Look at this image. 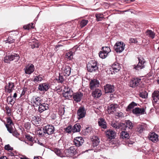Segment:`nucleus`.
I'll return each instance as SVG.
<instances>
[{"instance_id":"32","label":"nucleus","mask_w":159,"mask_h":159,"mask_svg":"<svg viewBox=\"0 0 159 159\" xmlns=\"http://www.w3.org/2000/svg\"><path fill=\"white\" fill-rule=\"evenodd\" d=\"M41 120V119L38 116H35L32 117V121L36 125L39 124Z\"/></svg>"},{"instance_id":"62","label":"nucleus","mask_w":159,"mask_h":159,"mask_svg":"<svg viewBox=\"0 0 159 159\" xmlns=\"http://www.w3.org/2000/svg\"><path fill=\"white\" fill-rule=\"evenodd\" d=\"M13 134L14 136H17L19 135V134L17 132H14Z\"/></svg>"},{"instance_id":"53","label":"nucleus","mask_w":159,"mask_h":159,"mask_svg":"<svg viewBox=\"0 0 159 159\" xmlns=\"http://www.w3.org/2000/svg\"><path fill=\"white\" fill-rule=\"evenodd\" d=\"M138 43V41H137V40L136 39H134L133 38H131L129 39V43Z\"/></svg>"},{"instance_id":"33","label":"nucleus","mask_w":159,"mask_h":159,"mask_svg":"<svg viewBox=\"0 0 159 159\" xmlns=\"http://www.w3.org/2000/svg\"><path fill=\"white\" fill-rule=\"evenodd\" d=\"M145 125L144 124H139L137 128V131L139 133H142L144 130Z\"/></svg>"},{"instance_id":"38","label":"nucleus","mask_w":159,"mask_h":159,"mask_svg":"<svg viewBox=\"0 0 159 159\" xmlns=\"http://www.w3.org/2000/svg\"><path fill=\"white\" fill-rule=\"evenodd\" d=\"M118 129L123 130H126L127 129L125 123H120L119 124Z\"/></svg>"},{"instance_id":"60","label":"nucleus","mask_w":159,"mask_h":159,"mask_svg":"<svg viewBox=\"0 0 159 159\" xmlns=\"http://www.w3.org/2000/svg\"><path fill=\"white\" fill-rule=\"evenodd\" d=\"M118 68H120V66H119V64L116 63V64H114L111 68H118Z\"/></svg>"},{"instance_id":"2","label":"nucleus","mask_w":159,"mask_h":159,"mask_svg":"<svg viewBox=\"0 0 159 159\" xmlns=\"http://www.w3.org/2000/svg\"><path fill=\"white\" fill-rule=\"evenodd\" d=\"M55 128L54 126L52 125L48 124L47 125L43 126V133L39 132L40 135L43 136L44 134H47L48 135H51L54 134Z\"/></svg>"},{"instance_id":"49","label":"nucleus","mask_w":159,"mask_h":159,"mask_svg":"<svg viewBox=\"0 0 159 159\" xmlns=\"http://www.w3.org/2000/svg\"><path fill=\"white\" fill-rule=\"evenodd\" d=\"M66 133H71L72 131V129L71 126H68L67 127L64 129Z\"/></svg>"},{"instance_id":"47","label":"nucleus","mask_w":159,"mask_h":159,"mask_svg":"<svg viewBox=\"0 0 159 159\" xmlns=\"http://www.w3.org/2000/svg\"><path fill=\"white\" fill-rule=\"evenodd\" d=\"M33 23H31V25L30 24H29L26 25H24L23 26V28L25 30H29L30 28H34V27L33 26Z\"/></svg>"},{"instance_id":"18","label":"nucleus","mask_w":159,"mask_h":159,"mask_svg":"<svg viewBox=\"0 0 159 159\" xmlns=\"http://www.w3.org/2000/svg\"><path fill=\"white\" fill-rule=\"evenodd\" d=\"M38 111L40 113H41L44 111L47 110L49 108V105L45 103H42L39 106Z\"/></svg>"},{"instance_id":"30","label":"nucleus","mask_w":159,"mask_h":159,"mask_svg":"<svg viewBox=\"0 0 159 159\" xmlns=\"http://www.w3.org/2000/svg\"><path fill=\"white\" fill-rule=\"evenodd\" d=\"M80 128L81 126L80 124L77 123L75 124L72 128L73 132L75 133L79 132L80 130Z\"/></svg>"},{"instance_id":"46","label":"nucleus","mask_w":159,"mask_h":159,"mask_svg":"<svg viewBox=\"0 0 159 159\" xmlns=\"http://www.w3.org/2000/svg\"><path fill=\"white\" fill-rule=\"evenodd\" d=\"M56 79L58 82L61 83H62L64 80L63 76L61 75L60 73L59 74L58 78H57Z\"/></svg>"},{"instance_id":"52","label":"nucleus","mask_w":159,"mask_h":159,"mask_svg":"<svg viewBox=\"0 0 159 159\" xmlns=\"http://www.w3.org/2000/svg\"><path fill=\"white\" fill-rule=\"evenodd\" d=\"M4 148L7 151L12 150H13V148L11 147L9 144L5 145L4 147Z\"/></svg>"},{"instance_id":"6","label":"nucleus","mask_w":159,"mask_h":159,"mask_svg":"<svg viewBox=\"0 0 159 159\" xmlns=\"http://www.w3.org/2000/svg\"><path fill=\"white\" fill-rule=\"evenodd\" d=\"M86 114V110L84 107H80L78 109L77 115L79 120L84 117Z\"/></svg>"},{"instance_id":"21","label":"nucleus","mask_w":159,"mask_h":159,"mask_svg":"<svg viewBox=\"0 0 159 159\" xmlns=\"http://www.w3.org/2000/svg\"><path fill=\"white\" fill-rule=\"evenodd\" d=\"M153 102L159 103V91H155L152 94Z\"/></svg>"},{"instance_id":"13","label":"nucleus","mask_w":159,"mask_h":159,"mask_svg":"<svg viewBox=\"0 0 159 159\" xmlns=\"http://www.w3.org/2000/svg\"><path fill=\"white\" fill-rule=\"evenodd\" d=\"M73 142L74 144L77 147H79L82 145L84 142V140L82 137H78L74 139Z\"/></svg>"},{"instance_id":"26","label":"nucleus","mask_w":159,"mask_h":159,"mask_svg":"<svg viewBox=\"0 0 159 159\" xmlns=\"http://www.w3.org/2000/svg\"><path fill=\"white\" fill-rule=\"evenodd\" d=\"M117 107V105L116 104H112L110 105L108 108V112L109 114H112L114 111H116V109Z\"/></svg>"},{"instance_id":"59","label":"nucleus","mask_w":159,"mask_h":159,"mask_svg":"<svg viewBox=\"0 0 159 159\" xmlns=\"http://www.w3.org/2000/svg\"><path fill=\"white\" fill-rule=\"evenodd\" d=\"M116 116L119 117H123L124 116L123 113L121 112H117L116 114Z\"/></svg>"},{"instance_id":"35","label":"nucleus","mask_w":159,"mask_h":159,"mask_svg":"<svg viewBox=\"0 0 159 159\" xmlns=\"http://www.w3.org/2000/svg\"><path fill=\"white\" fill-rule=\"evenodd\" d=\"M42 75H39L35 76L33 80V81L35 83H39L41 82L43 79L42 77Z\"/></svg>"},{"instance_id":"36","label":"nucleus","mask_w":159,"mask_h":159,"mask_svg":"<svg viewBox=\"0 0 159 159\" xmlns=\"http://www.w3.org/2000/svg\"><path fill=\"white\" fill-rule=\"evenodd\" d=\"M103 15L102 13H98L95 15V16L96 18V20L98 21H101L104 19L105 18L103 16H102Z\"/></svg>"},{"instance_id":"63","label":"nucleus","mask_w":159,"mask_h":159,"mask_svg":"<svg viewBox=\"0 0 159 159\" xmlns=\"http://www.w3.org/2000/svg\"><path fill=\"white\" fill-rule=\"evenodd\" d=\"M38 41H36L35 42V48H39V45L38 44Z\"/></svg>"},{"instance_id":"44","label":"nucleus","mask_w":159,"mask_h":159,"mask_svg":"<svg viewBox=\"0 0 159 159\" xmlns=\"http://www.w3.org/2000/svg\"><path fill=\"white\" fill-rule=\"evenodd\" d=\"M25 138L27 139L28 140L32 142H33L34 140V139L33 137L27 134H25Z\"/></svg>"},{"instance_id":"12","label":"nucleus","mask_w":159,"mask_h":159,"mask_svg":"<svg viewBox=\"0 0 159 159\" xmlns=\"http://www.w3.org/2000/svg\"><path fill=\"white\" fill-rule=\"evenodd\" d=\"M71 67L68 65H63L61 70L64 72V75L66 76H69L71 72Z\"/></svg>"},{"instance_id":"40","label":"nucleus","mask_w":159,"mask_h":159,"mask_svg":"<svg viewBox=\"0 0 159 159\" xmlns=\"http://www.w3.org/2000/svg\"><path fill=\"white\" fill-rule=\"evenodd\" d=\"M88 22V21L87 20H82L80 23V26L81 28H82L86 26Z\"/></svg>"},{"instance_id":"58","label":"nucleus","mask_w":159,"mask_h":159,"mask_svg":"<svg viewBox=\"0 0 159 159\" xmlns=\"http://www.w3.org/2000/svg\"><path fill=\"white\" fill-rule=\"evenodd\" d=\"M7 100H9V102L10 103V104H11L12 106L14 104L15 102V101H14V102L12 104L11 103V102L13 101V98L11 96H10V97L9 96L8 97Z\"/></svg>"},{"instance_id":"45","label":"nucleus","mask_w":159,"mask_h":159,"mask_svg":"<svg viewBox=\"0 0 159 159\" xmlns=\"http://www.w3.org/2000/svg\"><path fill=\"white\" fill-rule=\"evenodd\" d=\"M7 124H5L6 125H7V126H12L13 124L12 122V121L11 120V118L10 117H9L7 118Z\"/></svg>"},{"instance_id":"22","label":"nucleus","mask_w":159,"mask_h":159,"mask_svg":"<svg viewBox=\"0 0 159 159\" xmlns=\"http://www.w3.org/2000/svg\"><path fill=\"white\" fill-rule=\"evenodd\" d=\"M107 137L109 139H112L115 138V132L112 130L109 129L105 132Z\"/></svg>"},{"instance_id":"19","label":"nucleus","mask_w":159,"mask_h":159,"mask_svg":"<svg viewBox=\"0 0 159 159\" xmlns=\"http://www.w3.org/2000/svg\"><path fill=\"white\" fill-rule=\"evenodd\" d=\"M158 135L154 132L151 133L148 136L150 140L154 143H156L158 141Z\"/></svg>"},{"instance_id":"10","label":"nucleus","mask_w":159,"mask_h":159,"mask_svg":"<svg viewBox=\"0 0 159 159\" xmlns=\"http://www.w3.org/2000/svg\"><path fill=\"white\" fill-rule=\"evenodd\" d=\"M67 90H64V93H62L63 97L67 99H70L72 98L73 93V91L69 88H67Z\"/></svg>"},{"instance_id":"37","label":"nucleus","mask_w":159,"mask_h":159,"mask_svg":"<svg viewBox=\"0 0 159 159\" xmlns=\"http://www.w3.org/2000/svg\"><path fill=\"white\" fill-rule=\"evenodd\" d=\"M146 34L152 39L154 38L155 34L151 30H148L146 33Z\"/></svg>"},{"instance_id":"24","label":"nucleus","mask_w":159,"mask_h":159,"mask_svg":"<svg viewBox=\"0 0 159 159\" xmlns=\"http://www.w3.org/2000/svg\"><path fill=\"white\" fill-rule=\"evenodd\" d=\"M14 87V83L9 82L8 83V85L5 86V88L6 90H7V92L10 93L12 91Z\"/></svg>"},{"instance_id":"39","label":"nucleus","mask_w":159,"mask_h":159,"mask_svg":"<svg viewBox=\"0 0 159 159\" xmlns=\"http://www.w3.org/2000/svg\"><path fill=\"white\" fill-rule=\"evenodd\" d=\"M107 53L103 52L102 50L99 53V57L102 59L105 58L107 57Z\"/></svg>"},{"instance_id":"56","label":"nucleus","mask_w":159,"mask_h":159,"mask_svg":"<svg viewBox=\"0 0 159 159\" xmlns=\"http://www.w3.org/2000/svg\"><path fill=\"white\" fill-rule=\"evenodd\" d=\"M6 126L7 128V130L8 131V132L10 133H12V126H7V125H6Z\"/></svg>"},{"instance_id":"17","label":"nucleus","mask_w":159,"mask_h":159,"mask_svg":"<svg viewBox=\"0 0 159 159\" xmlns=\"http://www.w3.org/2000/svg\"><path fill=\"white\" fill-rule=\"evenodd\" d=\"M38 89L40 91L46 92L49 89V84L46 83L40 84H39Z\"/></svg>"},{"instance_id":"54","label":"nucleus","mask_w":159,"mask_h":159,"mask_svg":"<svg viewBox=\"0 0 159 159\" xmlns=\"http://www.w3.org/2000/svg\"><path fill=\"white\" fill-rule=\"evenodd\" d=\"M91 131V129L90 127H88L86 128L85 130V134H87L88 133L90 132Z\"/></svg>"},{"instance_id":"42","label":"nucleus","mask_w":159,"mask_h":159,"mask_svg":"<svg viewBox=\"0 0 159 159\" xmlns=\"http://www.w3.org/2000/svg\"><path fill=\"white\" fill-rule=\"evenodd\" d=\"M15 39L12 38L11 36L8 37L7 40L5 41L6 43H8L9 44H11L14 43L15 42Z\"/></svg>"},{"instance_id":"64","label":"nucleus","mask_w":159,"mask_h":159,"mask_svg":"<svg viewBox=\"0 0 159 159\" xmlns=\"http://www.w3.org/2000/svg\"><path fill=\"white\" fill-rule=\"evenodd\" d=\"M0 159H8V158L6 156H2L0 157Z\"/></svg>"},{"instance_id":"51","label":"nucleus","mask_w":159,"mask_h":159,"mask_svg":"<svg viewBox=\"0 0 159 159\" xmlns=\"http://www.w3.org/2000/svg\"><path fill=\"white\" fill-rule=\"evenodd\" d=\"M24 127L27 130H29L30 128V122H26L25 123Z\"/></svg>"},{"instance_id":"34","label":"nucleus","mask_w":159,"mask_h":159,"mask_svg":"<svg viewBox=\"0 0 159 159\" xmlns=\"http://www.w3.org/2000/svg\"><path fill=\"white\" fill-rule=\"evenodd\" d=\"M137 104L134 102H132L127 107L126 110L127 111H130L131 109L133 108L135 106H137Z\"/></svg>"},{"instance_id":"7","label":"nucleus","mask_w":159,"mask_h":159,"mask_svg":"<svg viewBox=\"0 0 159 159\" xmlns=\"http://www.w3.org/2000/svg\"><path fill=\"white\" fill-rule=\"evenodd\" d=\"M25 73L26 74L30 75L32 73L34 70V65L31 64H29L25 66L24 69Z\"/></svg>"},{"instance_id":"41","label":"nucleus","mask_w":159,"mask_h":159,"mask_svg":"<svg viewBox=\"0 0 159 159\" xmlns=\"http://www.w3.org/2000/svg\"><path fill=\"white\" fill-rule=\"evenodd\" d=\"M120 68H110V71H111V74H115L116 73L118 72L120 70Z\"/></svg>"},{"instance_id":"61","label":"nucleus","mask_w":159,"mask_h":159,"mask_svg":"<svg viewBox=\"0 0 159 159\" xmlns=\"http://www.w3.org/2000/svg\"><path fill=\"white\" fill-rule=\"evenodd\" d=\"M31 48H35V42L34 43H31V44H30Z\"/></svg>"},{"instance_id":"23","label":"nucleus","mask_w":159,"mask_h":159,"mask_svg":"<svg viewBox=\"0 0 159 159\" xmlns=\"http://www.w3.org/2000/svg\"><path fill=\"white\" fill-rule=\"evenodd\" d=\"M102 94L101 91L98 89H95V90L92 93L93 96L96 98H98L100 97Z\"/></svg>"},{"instance_id":"57","label":"nucleus","mask_w":159,"mask_h":159,"mask_svg":"<svg viewBox=\"0 0 159 159\" xmlns=\"http://www.w3.org/2000/svg\"><path fill=\"white\" fill-rule=\"evenodd\" d=\"M6 110L7 111V113L8 115H10L11 114V110L10 109V108L8 106H6Z\"/></svg>"},{"instance_id":"5","label":"nucleus","mask_w":159,"mask_h":159,"mask_svg":"<svg viewBox=\"0 0 159 159\" xmlns=\"http://www.w3.org/2000/svg\"><path fill=\"white\" fill-rule=\"evenodd\" d=\"M125 44L123 42L116 43L114 46L115 51L117 52H121L124 50Z\"/></svg>"},{"instance_id":"31","label":"nucleus","mask_w":159,"mask_h":159,"mask_svg":"<svg viewBox=\"0 0 159 159\" xmlns=\"http://www.w3.org/2000/svg\"><path fill=\"white\" fill-rule=\"evenodd\" d=\"M99 142V138L97 137H95L93 141L92 146L94 148L98 145Z\"/></svg>"},{"instance_id":"29","label":"nucleus","mask_w":159,"mask_h":159,"mask_svg":"<svg viewBox=\"0 0 159 159\" xmlns=\"http://www.w3.org/2000/svg\"><path fill=\"white\" fill-rule=\"evenodd\" d=\"M98 125L102 128L105 129L107 128L106 122L103 118H101L98 121Z\"/></svg>"},{"instance_id":"4","label":"nucleus","mask_w":159,"mask_h":159,"mask_svg":"<svg viewBox=\"0 0 159 159\" xmlns=\"http://www.w3.org/2000/svg\"><path fill=\"white\" fill-rule=\"evenodd\" d=\"M139 62L137 65H134L133 66V69L137 71H139L145 67L144 64L146 61L143 57H138Z\"/></svg>"},{"instance_id":"28","label":"nucleus","mask_w":159,"mask_h":159,"mask_svg":"<svg viewBox=\"0 0 159 159\" xmlns=\"http://www.w3.org/2000/svg\"><path fill=\"white\" fill-rule=\"evenodd\" d=\"M125 123L127 129H131L134 127V124L129 120H125Z\"/></svg>"},{"instance_id":"50","label":"nucleus","mask_w":159,"mask_h":159,"mask_svg":"<svg viewBox=\"0 0 159 159\" xmlns=\"http://www.w3.org/2000/svg\"><path fill=\"white\" fill-rule=\"evenodd\" d=\"M54 151L55 153L58 156L61 157L62 153L61 151V150L57 148H56L54 149Z\"/></svg>"},{"instance_id":"20","label":"nucleus","mask_w":159,"mask_h":159,"mask_svg":"<svg viewBox=\"0 0 159 159\" xmlns=\"http://www.w3.org/2000/svg\"><path fill=\"white\" fill-rule=\"evenodd\" d=\"M42 100L40 97L34 96L33 97L31 101L33 102L36 106H38L42 103Z\"/></svg>"},{"instance_id":"14","label":"nucleus","mask_w":159,"mask_h":159,"mask_svg":"<svg viewBox=\"0 0 159 159\" xmlns=\"http://www.w3.org/2000/svg\"><path fill=\"white\" fill-rule=\"evenodd\" d=\"M77 48L76 47H74L72 49L66 53L65 55L66 58L69 60H71L73 58V55Z\"/></svg>"},{"instance_id":"16","label":"nucleus","mask_w":159,"mask_h":159,"mask_svg":"<svg viewBox=\"0 0 159 159\" xmlns=\"http://www.w3.org/2000/svg\"><path fill=\"white\" fill-rule=\"evenodd\" d=\"M145 111L143 107L139 108V107H136L133 109L132 113L134 114L137 115H142L144 114Z\"/></svg>"},{"instance_id":"8","label":"nucleus","mask_w":159,"mask_h":159,"mask_svg":"<svg viewBox=\"0 0 159 159\" xmlns=\"http://www.w3.org/2000/svg\"><path fill=\"white\" fill-rule=\"evenodd\" d=\"M141 81V79L138 78H134L130 81L129 82L130 87L135 88L138 86Z\"/></svg>"},{"instance_id":"11","label":"nucleus","mask_w":159,"mask_h":159,"mask_svg":"<svg viewBox=\"0 0 159 159\" xmlns=\"http://www.w3.org/2000/svg\"><path fill=\"white\" fill-rule=\"evenodd\" d=\"M83 97V93L80 92H77L73 93V95L74 101L76 103L80 102L81 100Z\"/></svg>"},{"instance_id":"43","label":"nucleus","mask_w":159,"mask_h":159,"mask_svg":"<svg viewBox=\"0 0 159 159\" xmlns=\"http://www.w3.org/2000/svg\"><path fill=\"white\" fill-rule=\"evenodd\" d=\"M102 50L107 54L111 51L110 48L108 47H103L102 48Z\"/></svg>"},{"instance_id":"27","label":"nucleus","mask_w":159,"mask_h":159,"mask_svg":"<svg viewBox=\"0 0 159 159\" xmlns=\"http://www.w3.org/2000/svg\"><path fill=\"white\" fill-rule=\"evenodd\" d=\"M129 137V134L127 131H122L120 134V139H128Z\"/></svg>"},{"instance_id":"1","label":"nucleus","mask_w":159,"mask_h":159,"mask_svg":"<svg viewBox=\"0 0 159 159\" xmlns=\"http://www.w3.org/2000/svg\"><path fill=\"white\" fill-rule=\"evenodd\" d=\"M20 58L19 54L14 52L9 53L4 57L3 61L5 63H10V61H14L15 62H17Z\"/></svg>"},{"instance_id":"25","label":"nucleus","mask_w":159,"mask_h":159,"mask_svg":"<svg viewBox=\"0 0 159 159\" xmlns=\"http://www.w3.org/2000/svg\"><path fill=\"white\" fill-rule=\"evenodd\" d=\"M65 152L66 155L68 156H72L75 154V150L73 147H70L69 149H66Z\"/></svg>"},{"instance_id":"55","label":"nucleus","mask_w":159,"mask_h":159,"mask_svg":"<svg viewBox=\"0 0 159 159\" xmlns=\"http://www.w3.org/2000/svg\"><path fill=\"white\" fill-rule=\"evenodd\" d=\"M111 125L115 129H118L119 124H117L114 123H112L111 124Z\"/></svg>"},{"instance_id":"48","label":"nucleus","mask_w":159,"mask_h":159,"mask_svg":"<svg viewBox=\"0 0 159 159\" xmlns=\"http://www.w3.org/2000/svg\"><path fill=\"white\" fill-rule=\"evenodd\" d=\"M148 95V93L146 91L144 92H142L140 93L139 94L140 97L143 98H147Z\"/></svg>"},{"instance_id":"9","label":"nucleus","mask_w":159,"mask_h":159,"mask_svg":"<svg viewBox=\"0 0 159 159\" xmlns=\"http://www.w3.org/2000/svg\"><path fill=\"white\" fill-rule=\"evenodd\" d=\"M104 87L106 93H112L115 91L114 86L112 85L107 84Z\"/></svg>"},{"instance_id":"3","label":"nucleus","mask_w":159,"mask_h":159,"mask_svg":"<svg viewBox=\"0 0 159 159\" xmlns=\"http://www.w3.org/2000/svg\"><path fill=\"white\" fill-rule=\"evenodd\" d=\"M87 68L88 71L93 72L98 71V63L95 60H91L87 64Z\"/></svg>"},{"instance_id":"15","label":"nucleus","mask_w":159,"mask_h":159,"mask_svg":"<svg viewBox=\"0 0 159 159\" xmlns=\"http://www.w3.org/2000/svg\"><path fill=\"white\" fill-rule=\"evenodd\" d=\"M99 83L96 79H94L91 80L89 83V88L91 90L99 86Z\"/></svg>"}]
</instances>
